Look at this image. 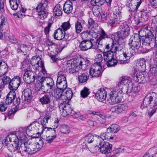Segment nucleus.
Returning a JSON list of instances; mask_svg holds the SVG:
<instances>
[{
  "label": "nucleus",
  "instance_id": "45",
  "mask_svg": "<svg viewBox=\"0 0 157 157\" xmlns=\"http://www.w3.org/2000/svg\"><path fill=\"white\" fill-rule=\"evenodd\" d=\"M90 93L89 89L86 87H84L83 90L81 91V96L83 98H85L88 96Z\"/></svg>",
  "mask_w": 157,
  "mask_h": 157
},
{
  "label": "nucleus",
  "instance_id": "56",
  "mask_svg": "<svg viewBox=\"0 0 157 157\" xmlns=\"http://www.w3.org/2000/svg\"><path fill=\"white\" fill-rule=\"evenodd\" d=\"M120 80L123 85H125L127 84H128L127 87H129L130 82H132L130 80L123 77H121V78H120Z\"/></svg>",
  "mask_w": 157,
  "mask_h": 157
},
{
  "label": "nucleus",
  "instance_id": "10",
  "mask_svg": "<svg viewBox=\"0 0 157 157\" xmlns=\"http://www.w3.org/2000/svg\"><path fill=\"white\" fill-rule=\"evenodd\" d=\"M99 145L101 146V152L102 153L108 154L111 153L112 151V145L109 142H105L103 139L98 141Z\"/></svg>",
  "mask_w": 157,
  "mask_h": 157
},
{
  "label": "nucleus",
  "instance_id": "41",
  "mask_svg": "<svg viewBox=\"0 0 157 157\" xmlns=\"http://www.w3.org/2000/svg\"><path fill=\"white\" fill-rule=\"evenodd\" d=\"M44 142L42 140L41 146L39 145V143L37 142L33 144L32 145H31V146L32 147V151H33L35 152V153L38 151L42 147V145L44 144Z\"/></svg>",
  "mask_w": 157,
  "mask_h": 157
},
{
  "label": "nucleus",
  "instance_id": "39",
  "mask_svg": "<svg viewBox=\"0 0 157 157\" xmlns=\"http://www.w3.org/2000/svg\"><path fill=\"white\" fill-rule=\"evenodd\" d=\"M89 78V76L87 75V74L83 73L78 77V79L80 83H83L86 82Z\"/></svg>",
  "mask_w": 157,
  "mask_h": 157
},
{
  "label": "nucleus",
  "instance_id": "35",
  "mask_svg": "<svg viewBox=\"0 0 157 157\" xmlns=\"http://www.w3.org/2000/svg\"><path fill=\"white\" fill-rule=\"evenodd\" d=\"M17 135H18V140H21L22 142H25L27 140V136L26 134V132H18Z\"/></svg>",
  "mask_w": 157,
  "mask_h": 157
},
{
  "label": "nucleus",
  "instance_id": "62",
  "mask_svg": "<svg viewBox=\"0 0 157 157\" xmlns=\"http://www.w3.org/2000/svg\"><path fill=\"white\" fill-rule=\"evenodd\" d=\"M1 79L2 80V82L4 85L9 83L10 81V78L9 77L6 75L3 76Z\"/></svg>",
  "mask_w": 157,
  "mask_h": 157
},
{
  "label": "nucleus",
  "instance_id": "50",
  "mask_svg": "<svg viewBox=\"0 0 157 157\" xmlns=\"http://www.w3.org/2000/svg\"><path fill=\"white\" fill-rule=\"evenodd\" d=\"M123 85H122V83L121 82L120 80L116 84V86L115 87L114 90L118 91V93H122L123 92L122 91V87Z\"/></svg>",
  "mask_w": 157,
  "mask_h": 157
},
{
  "label": "nucleus",
  "instance_id": "57",
  "mask_svg": "<svg viewBox=\"0 0 157 157\" xmlns=\"http://www.w3.org/2000/svg\"><path fill=\"white\" fill-rule=\"evenodd\" d=\"M148 75L149 76L148 78L149 81L147 82H149V83L151 85H155L157 83V80L155 78L153 77L152 76L150 75L149 74Z\"/></svg>",
  "mask_w": 157,
  "mask_h": 157
},
{
  "label": "nucleus",
  "instance_id": "55",
  "mask_svg": "<svg viewBox=\"0 0 157 157\" xmlns=\"http://www.w3.org/2000/svg\"><path fill=\"white\" fill-rule=\"evenodd\" d=\"M23 153H25V154H28L32 155L35 153V152L33 151H32V147L31 146H29V147H27L23 151Z\"/></svg>",
  "mask_w": 157,
  "mask_h": 157
},
{
  "label": "nucleus",
  "instance_id": "16",
  "mask_svg": "<svg viewBox=\"0 0 157 157\" xmlns=\"http://www.w3.org/2000/svg\"><path fill=\"white\" fill-rule=\"evenodd\" d=\"M21 79L18 76H15L10 81L9 88L11 90H16L19 86Z\"/></svg>",
  "mask_w": 157,
  "mask_h": 157
},
{
  "label": "nucleus",
  "instance_id": "28",
  "mask_svg": "<svg viewBox=\"0 0 157 157\" xmlns=\"http://www.w3.org/2000/svg\"><path fill=\"white\" fill-rule=\"evenodd\" d=\"M39 101L43 105L49 104L51 101L50 96L48 94L45 95L40 98Z\"/></svg>",
  "mask_w": 157,
  "mask_h": 157
},
{
  "label": "nucleus",
  "instance_id": "63",
  "mask_svg": "<svg viewBox=\"0 0 157 157\" xmlns=\"http://www.w3.org/2000/svg\"><path fill=\"white\" fill-rule=\"evenodd\" d=\"M7 104H6L5 103L1 101L0 102V110L1 111H6L7 108Z\"/></svg>",
  "mask_w": 157,
  "mask_h": 157
},
{
  "label": "nucleus",
  "instance_id": "24",
  "mask_svg": "<svg viewBox=\"0 0 157 157\" xmlns=\"http://www.w3.org/2000/svg\"><path fill=\"white\" fill-rule=\"evenodd\" d=\"M81 59L82 58L76 59H71L67 61V64H70L71 66L73 65L76 67H79V68H82V64L81 62Z\"/></svg>",
  "mask_w": 157,
  "mask_h": 157
},
{
  "label": "nucleus",
  "instance_id": "15",
  "mask_svg": "<svg viewBox=\"0 0 157 157\" xmlns=\"http://www.w3.org/2000/svg\"><path fill=\"white\" fill-rule=\"evenodd\" d=\"M94 40L90 38V40H83L79 45L80 49L82 51H85L91 48L93 46V42Z\"/></svg>",
  "mask_w": 157,
  "mask_h": 157
},
{
  "label": "nucleus",
  "instance_id": "54",
  "mask_svg": "<svg viewBox=\"0 0 157 157\" xmlns=\"http://www.w3.org/2000/svg\"><path fill=\"white\" fill-rule=\"evenodd\" d=\"M21 69L22 68L25 69H30V63L29 61L25 60L21 62Z\"/></svg>",
  "mask_w": 157,
  "mask_h": 157
},
{
  "label": "nucleus",
  "instance_id": "7",
  "mask_svg": "<svg viewBox=\"0 0 157 157\" xmlns=\"http://www.w3.org/2000/svg\"><path fill=\"white\" fill-rule=\"evenodd\" d=\"M143 105L145 107L157 108V95L155 97L147 95L144 98Z\"/></svg>",
  "mask_w": 157,
  "mask_h": 157
},
{
  "label": "nucleus",
  "instance_id": "51",
  "mask_svg": "<svg viewBox=\"0 0 157 157\" xmlns=\"http://www.w3.org/2000/svg\"><path fill=\"white\" fill-rule=\"evenodd\" d=\"M113 18L117 19L121 16V12L118 8H116L113 12Z\"/></svg>",
  "mask_w": 157,
  "mask_h": 157
},
{
  "label": "nucleus",
  "instance_id": "52",
  "mask_svg": "<svg viewBox=\"0 0 157 157\" xmlns=\"http://www.w3.org/2000/svg\"><path fill=\"white\" fill-rule=\"evenodd\" d=\"M64 42L62 43H60L59 46V47L56 48H55V51L57 53L60 52L63 49L66 47H67V44H64Z\"/></svg>",
  "mask_w": 157,
  "mask_h": 157
},
{
  "label": "nucleus",
  "instance_id": "20",
  "mask_svg": "<svg viewBox=\"0 0 157 157\" xmlns=\"http://www.w3.org/2000/svg\"><path fill=\"white\" fill-rule=\"evenodd\" d=\"M60 107L66 112L67 115L75 116L76 113V112L73 110L69 103L61 102L60 105Z\"/></svg>",
  "mask_w": 157,
  "mask_h": 157
},
{
  "label": "nucleus",
  "instance_id": "49",
  "mask_svg": "<svg viewBox=\"0 0 157 157\" xmlns=\"http://www.w3.org/2000/svg\"><path fill=\"white\" fill-rule=\"evenodd\" d=\"M117 61L113 58L109 59L107 63V65L108 67L114 66L117 64Z\"/></svg>",
  "mask_w": 157,
  "mask_h": 157
},
{
  "label": "nucleus",
  "instance_id": "37",
  "mask_svg": "<svg viewBox=\"0 0 157 157\" xmlns=\"http://www.w3.org/2000/svg\"><path fill=\"white\" fill-rule=\"evenodd\" d=\"M47 85L50 86V89H55V86L53 79L50 77H46Z\"/></svg>",
  "mask_w": 157,
  "mask_h": 157
},
{
  "label": "nucleus",
  "instance_id": "61",
  "mask_svg": "<svg viewBox=\"0 0 157 157\" xmlns=\"http://www.w3.org/2000/svg\"><path fill=\"white\" fill-rule=\"evenodd\" d=\"M21 99L20 98L18 97L16 98L15 100L13 101V104L15 106V108H17V109L18 110V109L19 108V105L20 103Z\"/></svg>",
  "mask_w": 157,
  "mask_h": 157
},
{
  "label": "nucleus",
  "instance_id": "25",
  "mask_svg": "<svg viewBox=\"0 0 157 157\" xmlns=\"http://www.w3.org/2000/svg\"><path fill=\"white\" fill-rule=\"evenodd\" d=\"M146 64L145 60L144 59H140L136 63V67H134V69H146Z\"/></svg>",
  "mask_w": 157,
  "mask_h": 157
},
{
  "label": "nucleus",
  "instance_id": "40",
  "mask_svg": "<svg viewBox=\"0 0 157 157\" xmlns=\"http://www.w3.org/2000/svg\"><path fill=\"white\" fill-rule=\"evenodd\" d=\"M110 134L109 132H106L105 133H104L101 134V136L99 137L98 136L96 135V136L98 137V139L97 141H101V139H103V140H109L110 137V136H109Z\"/></svg>",
  "mask_w": 157,
  "mask_h": 157
},
{
  "label": "nucleus",
  "instance_id": "38",
  "mask_svg": "<svg viewBox=\"0 0 157 157\" xmlns=\"http://www.w3.org/2000/svg\"><path fill=\"white\" fill-rule=\"evenodd\" d=\"M26 147L25 146V142H21V144L19 145L18 152L20 153L21 155L22 156H25L26 155V154L23 153L24 150L25 148Z\"/></svg>",
  "mask_w": 157,
  "mask_h": 157
},
{
  "label": "nucleus",
  "instance_id": "31",
  "mask_svg": "<svg viewBox=\"0 0 157 157\" xmlns=\"http://www.w3.org/2000/svg\"><path fill=\"white\" fill-rule=\"evenodd\" d=\"M120 129L119 127L117 124H114L111 125L107 128V131L109 132L112 133H117Z\"/></svg>",
  "mask_w": 157,
  "mask_h": 157
},
{
  "label": "nucleus",
  "instance_id": "12",
  "mask_svg": "<svg viewBox=\"0 0 157 157\" xmlns=\"http://www.w3.org/2000/svg\"><path fill=\"white\" fill-rule=\"evenodd\" d=\"M99 36L97 39V42L98 43V47L99 48H104L103 41L106 38H111V35L110 36L103 29H101L99 33Z\"/></svg>",
  "mask_w": 157,
  "mask_h": 157
},
{
  "label": "nucleus",
  "instance_id": "5",
  "mask_svg": "<svg viewBox=\"0 0 157 157\" xmlns=\"http://www.w3.org/2000/svg\"><path fill=\"white\" fill-rule=\"evenodd\" d=\"M121 94L115 90L111 91L109 93V96L107 99L108 102L111 105L119 103L122 100Z\"/></svg>",
  "mask_w": 157,
  "mask_h": 157
},
{
  "label": "nucleus",
  "instance_id": "29",
  "mask_svg": "<svg viewBox=\"0 0 157 157\" xmlns=\"http://www.w3.org/2000/svg\"><path fill=\"white\" fill-rule=\"evenodd\" d=\"M23 94L25 97V100H30L32 98V91L30 89H25L23 92Z\"/></svg>",
  "mask_w": 157,
  "mask_h": 157
},
{
  "label": "nucleus",
  "instance_id": "23",
  "mask_svg": "<svg viewBox=\"0 0 157 157\" xmlns=\"http://www.w3.org/2000/svg\"><path fill=\"white\" fill-rule=\"evenodd\" d=\"M65 33V32L63 31L62 29L59 28L55 31L53 34L54 37L58 40H62Z\"/></svg>",
  "mask_w": 157,
  "mask_h": 157
},
{
  "label": "nucleus",
  "instance_id": "18",
  "mask_svg": "<svg viewBox=\"0 0 157 157\" xmlns=\"http://www.w3.org/2000/svg\"><path fill=\"white\" fill-rule=\"evenodd\" d=\"M129 83V86L127 87L126 92H127V94L131 93V95H132L134 97L138 95L140 90V86L138 85H134L133 87V84L132 82H130Z\"/></svg>",
  "mask_w": 157,
  "mask_h": 157
},
{
  "label": "nucleus",
  "instance_id": "32",
  "mask_svg": "<svg viewBox=\"0 0 157 157\" xmlns=\"http://www.w3.org/2000/svg\"><path fill=\"white\" fill-rule=\"evenodd\" d=\"M102 69H90V74L92 77H98L101 74Z\"/></svg>",
  "mask_w": 157,
  "mask_h": 157
},
{
  "label": "nucleus",
  "instance_id": "42",
  "mask_svg": "<svg viewBox=\"0 0 157 157\" xmlns=\"http://www.w3.org/2000/svg\"><path fill=\"white\" fill-rule=\"evenodd\" d=\"M72 39V37L71 35H69L68 34H66L65 32L63 37V39L62 40L61 42V43H62L63 42H64V44H67H67H69V42Z\"/></svg>",
  "mask_w": 157,
  "mask_h": 157
},
{
  "label": "nucleus",
  "instance_id": "58",
  "mask_svg": "<svg viewBox=\"0 0 157 157\" xmlns=\"http://www.w3.org/2000/svg\"><path fill=\"white\" fill-rule=\"evenodd\" d=\"M145 71L148 72L150 76H155L157 75V69H145Z\"/></svg>",
  "mask_w": 157,
  "mask_h": 157
},
{
  "label": "nucleus",
  "instance_id": "8",
  "mask_svg": "<svg viewBox=\"0 0 157 157\" xmlns=\"http://www.w3.org/2000/svg\"><path fill=\"white\" fill-rule=\"evenodd\" d=\"M47 6L46 3H40L36 7V10L38 13L39 18L40 19L43 20L47 17L48 14L46 9Z\"/></svg>",
  "mask_w": 157,
  "mask_h": 157
},
{
  "label": "nucleus",
  "instance_id": "13",
  "mask_svg": "<svg viewBox=\"0 0 157 157\" xmlns=\"http://www.w3.org/2000/svg\"><path fill=\"white\" fill-rule=\"evenodd\" d=\"M95 98L99 101L104 102L107 98V93L103 88H100L97 91L94 92Z\"/></svg>",
  "mask_w": 157,
  "mask_h": 157
},
{
  "label": "nucleus",
  "instance_id": "17",
  "mask_svg": "<svg viewBox=\"0 0 157 157\" xmlns=\"http://www.w3.org/2000/svg\"><path fill=\"white\" fill-rule=\"evenodd\" d=\"M30 63L32 66H36L35 69H37V67L41 68L42 69H45L44 63L39 56H33L31 60Z\"/></svg>",
  "mask_w": 157,
  "mask_h": 157
},
{
  "label": "nucleus",
  "instance_id": "34",
  "mask_svg": "<svg viewBox=\"0 0 157 157\" xmlns=\"http://www.w3.org/2000/svg\"><path fill=\"white\" fill-rule=\"evenodd\" d=\"M9 2L12 10H15L17 9L19 3V0H10Z\"/></svg>",
  "mask_w": 157,
  "mask_h": 157
},
{
  "label": "nucleus",
  "instance_id": "43",
  "mask_svg": "<svg viewBox=\"0 0 157 157\" xmlns=\"http://www.w3.org/2000/svg\"><path fill=\"white\" fill-rule=\"evenodd\" d=\"M49 86L47 85H43V83L40 85V89L42 90L43 92L45 93H50L52 91H53L55 89H50Z\"/></svg>",
  "mask_w": 157,
  "mask_h": 157
},
{
  "label": "nucleus",
  "instance_id": "14",
  "mask_svg": "<svg viewBox=\"0 0 157 157\" xmlns=\"http://www.w3.org/2000/svg\"><path fill=\"white\" fill-rule=\"evenodd\" d=\"M112 40V42L111 44H106L104 45L105 49L104 51L105 52H108V51H112L113 52H116L117 51H121L122 48H123V47L124 46L123 45L119 44L117 43V45L114 46V40Z\"/></svg>",
  "mask_w": 157,
  "mask_h": 157
},
{
  "label": "nucleus",
  "instance_id": "26",
  "mask_svg": "<svg viewBox=\"0 0 157 157\" xmlns=\"http://www.w3.org/2000/svg\"><path fill=\"white\" fill-rule=\"evenodd\" d=\"M28 73V71H25L24 74L23 78L25 82L28 84L31 83L32 82H33L35 81V79L31 78Z\"/></svg>",
  "mask_w": 157,
  "mask_h": 157
},
{
  "label": "nucleus",
  "instance_id": "19",
  "mask_svg": "<svg viewBox=\"0 0 157 157\" xmlns=\"http://www.w3.org/2000/svg\"><path fill=\"white\" fill-rule=\"evenodd\" d=\"M56 86L57 88L60 90L58 93L59 94L60 92L61 93L67 87L66 79L64 78V79H62L60 77L57 78Z\"/></svg>",
  "mask_w": 157,
  "mask_h": 157
},
{
  "label": "nucleus",
  "instance_id": "22",
  "mask_svg": "<svg viewBox=\"0 0 157 157\" xmlns=\"http://www.w3.org/2000/svg\"><path fill=\"white\" fill-rule=\"evenodd\" d=\"M69 0L66 1L64 3L63 7V10L64 12L67 13H70L73 10L72 3Z\"/></svg>",
  "mask_w": 157,
  "mask_h": 157
},
{
  "label": "nucleus",
  "instance_id": "4",
  "mask_svg": "<svg viewBox=\"0 0 157 157\" xmlns=\"http://www.w3.org/2000/svg\"><path fill=\"white\" fill-rule=\"evenodd\" d=\"M40 124L37 121L33 122L26 129V134L29 137L33 138H38L40 133L37 132L39 129Z\"/></svg>",
  "mask_w": 157,
  "mask_h": 157
},
{
  "label": "nucleus",
  "instance_id": "64",
  "mask_svg": "<svg viewBox=\"0 0 157 157\" xmlns=\"http://www.w3.org/2000/svg\"><path fill=\"white\" fill-rule=\"evenodd\" d=\"M15 90H11L7 94V96L12 98L13 99H15L16 98V94L15 91Z\"/></svg>",
  "mask_w": 157,
  "mask_h": 157
},
{
  "label": "nucleus",
  "instance_id": "59",
  "mask_svg": "<svg viewBox=\"0 0 157 157\" xmlns=\"http://www.w3.org/2000/svg\"><path fill=\"white\" fill-rule=\"evenodd\" d=\"M66 71L65 70V69H62V70L60 71L58 73V77L57 78L60 77L61 78L64 79V78L65 79H66V78L65 77L66 75Z\"/></svg>",
  "mask_w": 157,
  "mask_h": 157
},
{
  "label": "nucleus",
  "instance_id": "48",
  "mask_svg": "<svg viewBox=\"0 0 157 157\" xmlns=\"http://www.w3.org/2000/svg\"><path fill=\"white\" fill-rule=\"evenodd\" d=\"M36 79L37 80V82L38 83H41V85L42 83L43 85H47V79L46 77H44V76L41 78V77H37Z\"/></svg>",
  "mask_w": 157,
  "mask_h": 157
},
{
  "label": "nucleus",
  "instance_id": "30",
  "mask_svg": "<svg viewBox=\"0 0 157 157\" xmlns=\"http://www.w3.org/2000/svg\"><path fill=\"white\" fill-rule=\"evenodd\" d=\"M92 31L91 30L89 29L82 32L81 34V36L83 40H86V39L90 37L91 35H92Z\"/></svg>",
  "mask_w": 157,
  "mask_h": 157
},
{
  "label": "nucleus",
  "instance_id": "3",
  "mask_svg": "<svg viewBox=\"0 0 157 157\" xmlns=\"http://www.w3.org/2000/svg\"><path fill=\"white\" fill-rule=\"evenodd\" d=\"M137 36L139 40V42H140V48L142 47L141 46V40L142 42V47L143 48H145L146 49L147 52L151 48V45L153 44L154 41L155 40V36L154 34L150 30L149 31L148 33H147V34L144 36H140L139 34H134L131 36V37H133V39L134 37H136ZM136 38V37H135Z\"/></svg>",
  "mask_w": 157,
  "mask_h": 157
},
{
  "label": "nucleus",
  "instance_id": "2",
  "mask_svg": "<svg viewBox=\"0 0 157 157\" xmlns=\"http://www.w3.org/2000/svg\"><path fill=\"white\" fill-rule=\"evenodd\" d=\"M117 32L112 34L111 36V39L114 40L116 43L119 44L124 45V39L129 34L130 28L126 24L121 25Z\"/></svg>",
  "mask_w": 157,
  "mask_h": 157
},
{
  "label": "nucleus",
  "instance_id": "6",
  "mask_svg": "<svg viewBox=\"0 0 157 157\" xmlns=\"http://www.w3.org/2000/svg\"><path fill=\"white\" fill-rule=\"evenodd\" d=\"M148 72L145 70L140 71L138 72L134 77V79L136 82L139 83H145L149 81V76Z\"/></svg>",
  "mask_w": 157,
  "mask_h": 157
},
{
  "label": "nucleus",
  "instance_id": "44",
  "mask_svg": "<svg viewBox=\"0 0 157 157\" xmlns=\"http://www.w3.org/2000/svg\"><path fill=\"white\" fill-rule=\"evenodd\" d=\"M19 145L20 144L16 143H13L8 147V150L11 152H14L16 150L18 149Z\"/></svg>",
  "mask_w": 157,
  "mask_h": 157
},
{
  "label": "nucleus",
  "instance_id": "47",
  "mask_svg": "<svg viewBox=\"0 0 157 157\" xmlns=\"http://www.w3.org/2000/svg\"><path fill=\"white\" fill-rule=\"evenodd\" d=\"M82 26L81 22L77 21L75 23V32L77 34H78L82 31Z\"/></svg>",
  "mask_w": 157,
  "mask_h": 157
},
{
  "label": "nucleus",
  "instance_id": "36",
  "mask_svg": "<svg viewBox=\"0 0 157 157\" xmlns=\"http://www.w3.org/2000/svg\"><path fill=\"white\" fill-rule=\"evenodd\" d=\"M138 14L139 18L141 19L143 22H145L148 19V16L146 12L141 11L138 13Z\"/></svg>",
  "mask_w": 157,
  "mask_h": 157
},
{
  "label": "nucleus",
  "instance_id": "9",
  "mask_svg": "<svg viewBox=\"0 0 157 157\" xmlns=\"http://www.w3.org/2000/svg\"><path fill=\"white\" fill-rule=\"evenodd\" d=\"M40 127L42 129V132L43 131H50L53 134V136H48L46 137L45 139H44V140L45 141H46L48 143H51L52 142L54 139L56 137V130L54 129L53 128H48L46 127V125H44L42 123H41V124H40Z\"/></svg>",
  "mask_w": 157,
  "mask_h": 157
},
{
  "label": "nucleus",
  "instance_id": "60",
  "mask_svg": "<svg viewBox=\"0 0 157 157\" xmlns=\"http://www.w3.org/2000/svg\"><path fill=\"white\" fill-rule=\"evenodd\" d=\"M94 136L92 135L91 134H89L86 137V140L89 143H92L94 140Z\"/></svg>",
  "mask_w": 157,
  "mask_h": 157
},
{
  "label": "nucleus",
  "instance_id": "46",
  "mask_svg": "<svg viewBox=\"0 0 157 157\" xmlns=\"http://www.w3.org/2000/svg\"><path fill=\"white\" fill-rule=\"evenodd\" d=\"M17 108H13L10 109L8 111L6 116L9 119H12L14 114L17 111Z\"/></svg>",
  "mask_w": 157,
  "mask_h": 157
},
{
  "label": "nucleus",
  "instance_id": "21",
  "mask_svg": "<svg viewBox=\"0 0 157 157\" xmlns=\"http://www.w3.org/2000/svg\"><path fill=\"white\" fill-rule=\"evenodd\" d=\"M128 106L126 103L120 104L112 108V111H115L117 113H124L128 110Z\"/></svg>",
  "mask_w": 157,
  "mask_h": 157
},
{
  "label": "nucleus",
  "instance_id": "27",
  "mask_svg": "<svg viewBox=\"0 0 157 157\" xmlns=\"http://www.w3.org/2000/svg\"><path fill=\"white\" fill-rule=\"evenodd\" d=\"M53 13L55 16H59L62 14V9L60 4H57L53 9Z\"/></svg>",
  "mask_w": 157,
  "mask_h": 157
},
{
  "label": "nucleus",
  "instance_id": "33",
  "mask_svg": "<svg viewBox=\"0 0 157 157\" xmlns=\"http://www.w3.org/2000/svg\"><path fill=\"white\" fill-rule=\"evenodd\" d=\"M59 130L61 132L66 134L70 132V129L68 125L64 124L61 125L59 128Z\"/></svg>",
  "mask_w": 157,
  "mask_h": 157
},
{
  "label": "nucleus",
  "instance_id": "1",
  "mask_svg": "<svg viewBox=\"0 0 157 157\" xmlns=\"http://www.w3.org/2000/svg\"><path fill=\"white\" fill-rule=\"evenodd\" d=\"M134 37H130L128 41V45H129V48H125L123 49V53L121 55V57H124L121 59V60L125 61L129 59L133 56L136 54V51L140 48V42L137 36H136V38Z\"/></svg>",
  "mask_w": 157,
  "mask_h": 157
},
{
  "label": "nucleus",
  "instance_id": "53",
  "mask_svg": "<svg viewBox=\"0 0 157 157\" xmlns=\"http://www.w3.org/2000/svg\"><path fill=\"white\" fill-rule=\"evenodd\" d=\"M71 27V25L69 21L64 22L61 25L62 30L65 32L69 29Z\"/></svg>",
  "mask_w": 157,
  "mask_h": 157
},
{
  "label": "nucleus",
  "instance_id": "11",
  "mask_svg": "<svg viewBox=\"0 0 157 157\" xmlns=\"http://www.w3.org/2000/svg\"><path fill=\"white\" fill-rule=\"evenodd\" d=\"M60 95L62 96V102L69 103L73 96V94L71 89L67 88L62 92Z\"/></svg>",
  "mask_w": 157,
  "mask_h": 157
}]
</instances>
